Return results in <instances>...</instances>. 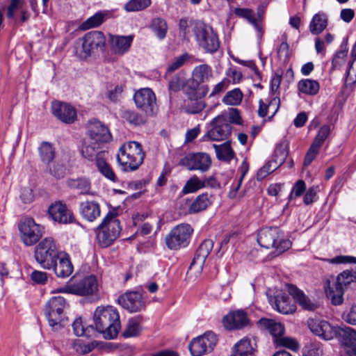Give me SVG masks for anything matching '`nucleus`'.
Masks as SVG:
<instances>
[{
    "label": "nucleus",
    "instance_id": "f257e3e1",
    "mask_svg": "<svg viewBox=\"0 0 356 356\" xmlns=\"http://www.w3.org/2000/svg\"><path fill=\"white\" fill-rule=\"evenodd\" d=\"M93 319L95 332L102 334L106 339H115L120 329V315L113 306L97 307L94 312Z\"/></svg>",
    "mask_w": 356,
    "mask_h": 356
},
{
    "label": "nucleus",
    "instance_id": "f03ea898",
    "mask_svg": "<svg viewBox=\"0 0 356 356\" xmlns=\"http://www.w3.org/2000/svg\"><path fill=\"white\" fill-rule=\"evenodd\" d=\"M145 156V154L140 143L129 141L120 146L116 158L122 170L131 172L140 167L144 161Z\"/></svg>",
    "mask_w": 356,
    "mask_h": 356
},
{
    "label": "nucleus",
    "instance_id": "7ed1b4c3",
    "mask_svg": "<svg viewBox=\"0 0 356 356\" xmlns=\"http://www.w3.org/2000/svg\"><path fill=\"white\" fill-rule=\"evenodd\" d=\"M106 38L100 31H91L78 38L74 43V54L81 60L90 57L95 50L104 51Z\"/></svg>",
    "mask_w": 356,
    "mask_h": 356
},
{
    "label": "nucleus",
    "instance_id": "20e7f679",
    "mask_svg": "<svg viewBox=\"0 0 356 356\" xmlns=\"http://www.w3.org/2000/svg\"><path fill=\"white\" fill-rule=\"evenodd\" d=\"M121 230L118 214L115 212H108L97 227L98 244L102 248L108 247L118 238Z\"/></svg>",
    "mask_w": 356,
    "mask_h": 356
},
{
    "label": "nucleus",
    "instance_id": "39448f33",
    "mask_svg": "<svg viewBox=\"0 0 356 356\" xmlns=\"http://www.w3.org/2000/svg\"><path fill=\"white\" fill-rule=\"evenodd\" d=\"M213 76L212 67L208 64L195 66L191 72L192 86L186 89V93L192 98L205 97L209 91V87L205 84Z\"/></svg>",
    "mask_w": 356,
    "mask_h": 356
},
{
    "label": "nucleus",
    "instance_id": "423d86ee",
    "mask_svg": "<svg viewBox=\"0 0 356 356\" xmlns=\"http://www.w3.org/2000/svg\"><path fill=\"white\" fill-rule=\"evenodd\" d=\"M257 242L266 249L274 248L275 253L282 254L291 247V242L284 238V234L276 227L261 229L257 236Z\"/></svg>",
    "mask_w": 356,
    "mask_h": 356
},
{
    "label": "nucleus",
    "instance_id": "0eeeda50",
    "mask_svg": "<svg viewBox=\"0 0 356 356\" xmlns=\"http://www.w3.org/2000/svg\"><path fill=\"white\" fill-rule=\"evenodd\" d=\"M67 305L62 296H54L49 299L46 305L45 315L49 325L54 330H58L65 325L67 321L63 310Z\"/></svg>",
    "mask_w": 356,
    "mask_h": 356
},
{
    "label": "nucleus",
    "instance_id": "6e6552de",
    "mask_svg": "<svg viewBox=\"0 0 356 356\" xmlns=\"http://www.w3.org/2000/svg\"><path fill=\"white\" fill-rule=\"evenodd\" d=\"M98 291V283L95 275L86 276L78 281L72 279L65 286L58 289L60 293H70L81 296H90Z\"/></svg>",
    "mask_w": 356,
    "mask_h": 356
},
{
    "label": "nucleus",
    "instance_id": "1a4fd4ad",
    "mask_svg": "<svg viewBox=\"0 0 356 356\" xmlns=\"http://www.w3.org/2000/svg\"><path fill=\"white\" fill-rule=\"evenodd\" d=\"M55 241L51 238H45L35 247L34 257L37 263L44 269L51 270L52 261L60 253Z\"/></svg>",
    "mask_w": 356,
    "mask_h": 356
},
{
    "label": "nucleus",
    "instance_id": "9d476101",
    "mask_svg": "<svg viewBox=\"0 0 356 356\" xmlns=\"http://www.w3.org/2000/svg\"><path fill=\"white\" fill-rule=\"evenodd\" d=\"M193 233V229L189 224H179L173 227L165 236V244L171 250L186 248L190 243Z\"/></svg>",
    "mask_w": 356,
    "mask_h": 356
},
{
    "label": "nucleus",
    "instance_id": "9b49d317",
    "mask_svg": "<svg viewBox=\"0 0 356 356\" xmlns=\"http://www.w3.org/2000/svg\"><path fill=\"white\" fill-rule=\"evenodd\" d=\"M195 35L198 45L207 53H214L220 47V41L211 26L198 23L195 27Z\"/></svg>",
    "mask_w": 356,
    "mask_h": 356
},
{
    "label": "nucleus",
    "instance_id": "f8f14e48",
    "mask_svg": "<svg viewBox=\"0 0 356 356\" xmlns=\"http://www.w3.org/2000/svg\"><path fill=\"white\" fill-rule=\"evenodd\" d=\"M18 229L21 240L26 246L35 244L44 233L43 227L30 217L22 218L18 223Z\"/></svg>",
    "mask_w": 356,
    "mask_h": 356
},
{
    "label": "nucleus",
    "instance_id": "ddd939ff",
    "mask_svg": "<svg viewBox=\"0 0 356 356\" xmlns=\"http://www.w3.org/2000/svg\"><path fill=\"white\" fill-rule=\"evenodd\" d=\"M208 131L203 140H222L231 134L232 127L225 115L220 114L214 118L209 124Z\"/></svg>",
    "mask_w": 356,
    "mask_h": 356
},
{
    "label": "nucleus",
    "instance_id": "4468645a",
    "mask_svg": "<svg viewBox=\"0 0 356 356\" xmlns=\"http://www.w3.org/2000/svg\"><path fill=\"white\" fill-rule=\"evenodd\" d=\"M133 99L136 106L146 115L152 116L156 113V95L152 89L143 88L136 90Z\"/></svg>",
    "mask_w": 356,
    "mask_h": 356
},
{
    "label": "nucleus",
    "instance_id": "2eb2a0df",
    "mask_svg": "<svg viewBox=\"0 0 356 356\" xmlns=\"http://www.w3.org/2000/svg\"><path fill=\"white\" fill-rule=\"evenodd\" d=\"M216 343V335L212 332H207L194 339L190 343L188 348L193 356H202L211 352Z\"/></svg>",
    "mask_w": 356,
    "mask_h": 356
},
{
    "label": "nucleus",
    "instance_id": "dca6fc26",
    "mask_svg": "<svg viewBox=\"0 0 356 356\" xmlns=\"http://www.w3.org/2000/svg\"><path fill=\"white\" fill-rule=\"evenodd\" d=\"M180 165L188 170L207 171L211 165V159L208 154L198 152L188 154L179 161Z\"/></svg>",
    "mask_w": 356,
    "mask_h": 356
},
{
    "label": "nucleus",
    "instance_id": "f3484780",
    "mask_svg": "<svg viewBox=\"0 0 356 356\" xmlns=\"http://www.w3.org/2000/svg\"><path fill=\"white\" fill-rule=\"evenodd\" d=\"M118 304L130 313L140 312L146 307L141 293L137 291H128L119 296Z\"/></svg>",
    "mask_w": 356,
    "mask_h": 356
},
{
    "label": "nucleus",
    "instance_id": "a211bd4d",
    "mask_svg": "<svg viewBox=\"0 0 356 356\" xmlns=\"http://www.w3.org/2000/svg\"><path fill=\"white\" fill-rule=\"evenodd\" d=\"M307 324L311 332L322 339L330 340L337 334L336 327L326 321L309 319Z\"/></svg>",
    "mask_w": 356,
    "mask_h": 356
},
{
    "label": "nucleus",
    "instance_id": "6ab92c4d",
    "mask_svg": "<svg viewBox=\"0 0 356 356\" xmlns=\"http://www.w3.org/2000/svg\"><path fill=\"white\" fill-rule=\"evenodd\" d=\"M89 138L99 144L108 143L111 140V134L106 126L101 122L93 120H91L88 127Z\"/></svg>",
    "mask_w": 356,
    "mask_h": 356
},
{
    "label": "nucleus",
    "instance_id": "aec40b11",
    "mask_svg": "<svg viewBox=\"0 0 356 356\" xmlns=\"http://www.w3.org/2000/svg\"><path fill=\"white\" fill-rule=\"evenodd\" d=\"M226 329L241 330L250 324L247 313L243 310H235L227 314L222 320Z\"/></svg>",
    "mask_w": 356,
    "mask_h": 356
},
{
    "label": "nucleus",
    "instance_id": "412c9836",
    "mask_svg": "<svg viewBox=\"0 0 356 356\" xmlns=\"http://www.w3.org/2000/svg\"><path fill=\"white\" fill-rule=\"evenodd\" d=\"M234 14L247 19L254 26L257 38L261 40L264 35L263 15L261 13H258L256 15L250 9L237 8L234 10Z\"/></svg>",
    "mask_w": 356,
    "mask_h": 356
},
{
    "label": "nucleus",
    "instance_id": "4be33fe9",
    "mask_svg": "<svg viewBox=\"0 0 356 356\" xmlns=\"http://www.w3.org/2000/svg\"><path fill=\"white\" fill-rule=\"evenodd\" d=\"M56 257V259L52 261L51 270L52 269L58 277L65 278L69 277L73 272V265L70 256L60 252Z\"/></svg>",
    "mask_w": 356,
    "mask_h": 356
},
{
    "label": "nucleus",
    "instance_id": "5701e85b",
    "mask_svg": "<svg viewBox=\"0 0 356 356\" xmlns=\"http://www.w3.org/2000/svg\"><path fill=\"white\" fill-rule=\"evenodd\" d=\"M51 110L54 116L65 123H72L76 119V111L69 104L54 102L51 104Z\"/></svg>",
    "mask_w": 356,
    "mask_h": 356
},
{
    "label": "nucleus",
    "instance_id": "b1692460",
    "mask_svg": "<svg viewBox=\"0 0 356 356\" xmlns=\"http://www.w3.org/2000/svg\"><path fill=\"white\" fill-rule=\"evenodd\" d=\"M49 214L52 220L61 224L72 223L75 221L73 213L67 209L66 204L56 202L49 208Z\"/></svg>",
    "mask_w": 356,
    "mask_h": 356
},
{
    "label": "nucleus",
    "instance_id": "393cba45",
    "mask_svg": "<svg viewBox=\"0 0 356 356\" xmlns=\"http://www.w3.org/2000/svg\"><path fill=\"white\" fill-rule=\"evenodd\" d=\"M81 152L86 159L95 161L100 157L106 156L107 152L102 149V145L92 140L85 139L81 149Z\"/></svg>",
    "mask_w": 356,
    "mask_h": 356
},
{
    "label": "nucleus",
    "instance_id": "a878e982",
    "mask_svg": "<svg viewBox=\"0 0 356 356\" xmlns=\"http://www.w3.org/2000/svg\"><path fill=\"white\" fill-rule=\"evenodd\" d=\"M213 247V242L211 239H205L199 245L190 268H196L197 270H202L206 259L210 254Z\"/></svg>",
    "mask_w": 356,
    "mask_h": 356
},
{
    "label": "nucleus",
    "instance_id": "bb28decb",
    "mask_svg": "<svg viewBox=\"0 0 356 356\" xmlns=\"http://www.w3.org/2000/svg\"><path fill=\"white\" fill-rule=\"evenodd\" d=\"M79 211L81 217L88 222L95 221L101 214L99 204L94 200H86L80 202Z\"/></svg>",
    "mask_w": 356,
    "mask_h": 356
},
{
    "label": "nucleus",
    "instance_id": "cd10ccee",
    "mask_svg": "<svg viewBox=\"0 0 356 356\" xmlns=\"http://www.w3.org/2000/svg\"><path fill=\"white\" fill-rule=\"evenodd\" d=\"M340 341L348 356H356V332L350 327L341 329L339 332Z\"/></svg>",
    "mask_w": 356,
    "mask_h": 356
},
{
    "label": "nucleus",
    "instance_id": "c85d7f7f",
    "mask_svg": "<svg viewBox=\"0 0 356 356\" xmlns=\"http://www.w3.org/2000/svg\"><path fill=\"white\" fill-rule=\"evenodd\" d=\"M133 41V36L110 35V43L112 51L119 55L125 54L129 49Z\"/></svg>",
    "mask_w": 356,
    "mask_h": 356
},
{
    "label": "nucleus",
    "instance_id": "c756f323",
    "mask_svg": "<svg viewBox=\"0 0 356 356\" xmlns=\"http://www.w3.org/2000/svg\"><path fill=\"white\" fill-rule=\"evenodd\" d=\"M288 291L303 309L312 311L316 309V305L296 286L289 285Z\"/></svg>",
    "mask_w": 356,
    "mask_h": 356
},
{
    "label": "nucleus",
    "instance_id": "7c9ffc66",
    "mask_svg": "<svg viewBox=\"0 0 356 356\" xmlns=\"http://www.w3.org/2000/svg\"><path fill=\"white\" fill-rule=\"evenodd\" d=\"M258 325L261 328L267 330L272 335L273 342H276V339L281 337L284 334V327L280 323L268 318H261L258 321Z\"/></svg>",
    "mask_w": 356,
    "mask_h": 356
},
{
    "label": "nucleus",
    "instance_id": "2f4dec72",
    "mask_svg": "<svg viewBox=\"0 0 356 356\" xmlns=\"http://www.w3.org/2000/svg\"><path fill=\"white\" fill-rule=\"evenodd\" d=\"M274 307L284 314H292L296 310V306L291 303L289 296L284 293H280L275 297Z\"/></svg>",
    "mask_w": 356,
    "mask_h": 356
},
{
    "label": "nucleus",
    "instance_id": "473e14b6",
    "mask_svg": "<svg viewBox=\"0 0 356 356\" xmlns=\"http://www.w3.org/2000/svg\"><path fill=\"white\" fill-rule=\"evenodd\" d=\"M325 288L326 296L331 300L332 305H339L343 303L344 289L342 287L337 286L334 282L331 284V282L327 280Z\"/></svg>",
    "mask_w": 356,
    "mask_h": 356
},
{
    "label": "nucleus",
    "instance_id": "72a5a7b5",
    "mask_svg": "<svg viewBox=\"0 0 356 356\" xmlns=\"http://www.w3.org/2000/svg\"><path fill=\"white\" fill-rule=\"evenodd\" d=\"M253 353L254 348L250 339L244 337L234 345L231 356H253Z\"/></svg>",
    "mask_w": 356,
    "mask_h": 356
},
{
    "label": "nucleus",
    "instance_id": "f704fd0d",
    "mask_svg": "<svg viewBox=\"0 0 356 356\" xmlns=\"http://www.w3.org/2000/svg\"><path fill=\"white\" fill-rule=\"evenodd\" d=\"M142 318L140 316L134 317L129 319L126 328L122 333L125 338L135 337L138 336L142 332Z\"/></svg>",
    "mask_w": 356,
    "mask_h": 356
},
{
    "label": "nucleus",
    "instance_id": "c9c22d12",
    "mask_svg": "<svg viewBox=\"0 0 356 356\" xmlns=\"http://www.w3.org/2000/svg\"><path fill=\"white\" fill-rule=\"evenodd\" d=\"M67 185L71 189L80 191L81 194H90L91 183L88 178L69 179L67 181Z\"/></svg>",
    "mask_w": 356,
    "mask_h": 356
},
{
    "label": "nucleus",
    "instance_id": "e433bc0d",
    "mask_svg": "<svg viewBox=\"0 0 356 356\" xmlns=\"http://www.w3.org/2000/svg\"><path fill=\"white\" fill-rule=\"evenodd\" d=\"M298 89L299 92L310 96L316 95L320 89V86L318 81L310 79H304L298 81Z\"/></svg>",
    "mask_w": 356,
    "mask_h": 356
},
{
    "label": "nucleus",
    "instance_id": "4c0bfd02",
    "mask_svg": "<svg viewBox=\"0 0 356 356\" xmlns=\"http://www.w3.org/2000/svg\"><path fill=\"white\" fill-rule=\"evenodd\" d=\"M40 160L45 165H49L55 158V148L49 142H42L38 147Z\"/></svg>",
    "mask_w": 356,
    "mask_h": 356
},
{
    "label": "nucleus",
    "instance_id": "58836bf2",
    "mask_svg": "<svg viewBox=\"0 0 356 356\" xmlns=\"http://www.w3.org/2000/svg\"><path fill=\"white\" fill-rule=\"evenodd\" d=\"M327 26V17L323 13H317L313 17L310 24L309 31L314 35H318L323 32Z\"/></svg>",
    "mask_w": 356,
    "mask_h": 356
},
{
    "label": "nucleus",
    "instance_id": "ea45409f",
    "mask_svg": "<svg viewBox=\"0 0 356 356\" xmlns=\"http://www.w3.org/2000/svg\"><path fill=\"white\" fill-rule=\"evenodd\" d=\"M72 328L75 335L86 337H92L95 336V330L92 325L86 326L83 325L81 318H77L72 323Z\"/></svg>",
    "mask_w": 356,
    "mask_h": 356
},
{
    "label": "nucleus",
    "instance_id": "a19ab883",
    "mask_svg": "<svg viewBox=\"0 0 356 356\" xmlns=\"http://www.w3.org/2000/svg\"><path fill=\"white\" fill-rule=\"evenodd\" d=\"M218 159L229 162L234 156V152L232 150L230 143L225 142L221 145H213Z\"/></svg>",
    "mask_w": 356,
    "mask_h": 356
},
{
    "label": "nucleus",
    "instance_id": "79ce46f5",
    "mask_svg": "<svg viewBox=\"0 0 356 356\" xmlns=\"http://www.w3.org/2000/svg\"><path fill=\"white\" fill-rule=\"evenodd\" d=\"M333 282L344 289L351 283L356 282V270H343L337 276Z\"/></svg>",
    "mask_w": 356,
    "mask_h": 356
},
{
    "label": "nucleus",
    "instance_id": "37998d69",
    "mask_svg": "<svg viewBox=\"0 0 356 356\" xmlns=\"http://www.w3.org/2000/svg\"><path fill=\"white\" fill-rule=\"evenodd\" d=\"M96 166L99 172L108 180L116 182L118 178L111 165L106 161L105 156L97 160Z\"/></svg>",
    "mask_w": 356,
    "mask_h": 356
},
{
    "label": "nucleus",
    "instance_id": "c03bdc74",
    "mask_svg": "<svg viewBox=\"0 0 356 356\" xmlns=\"http://www.w3.org/2000/svg\"><path fill=\"white\" fill-rule=\"evenodd\" d=\"M211 204L207 193L198 195L188 208L190 213H195L206 209Z\"/></svg>",
    "mask_w": 356,
    "mask_h": 356
},
{
    "label": "nucleus",
    "instance_id": "a18cd8bd",
    "mask_svg": "<svg viewBox=\"0 0 356 356\" xmlns=\"http://www.w3.org/2000/svg\"><path fill=\"white\" fill-rule=\"evenodd\" d=\"M150 27L159 39L163 40L165 38L168 25L165 19L159 17L152 19Z\"/></svg>",
    "mask_w": 356,
    "mask_h": 356
},
{
    "label": "nucleus",
    "instance_id": "49530a36",
    "mask_svg": "<svg viewBox=\"0 0 356 356\" xmlns=\"http://www.w3.org/2000/svg\"><path fill=\"white\" fill-rule=\"evenodd\" d=\"M202 188H204L203 181L197 175H193L186 182L181 193L184 195L193 193Z\"/></svg>",
    "mask_w": 356,
    "mask_h": 356
},
{
    "label": "nucleus",
    "instance_id": "de8ad7c7",
    "mask_svg": "<svg viewBox=\"0 0 356 356\" xmlns=\"http://www.w3.org/2000/svg\"><path fill=\"white\" fill-rule=\"evenodd\" d=\"M188 99L190 100V103L187 105V112L191 114L198 113L202 111L206 106V103L202 98L204 97H195V98L191 97L186 93Z\"/></svg>",
    "mask_w": 356,
    "mask_h": 356
},
{
    "label": "nucleus",
    "instance_id": "09e8293b",
    "mask_svg": "<svg viewBox=\"0 0 356 356\" xmlns=\"http://www.w3.org/2000/svg\"><path fill=\"white\" fill-rule=\"evenodd\" d=\"M243 93L239 88H235L227 92L222 98V102L227 105L236 106L241 104Z\"/></svg>",
    "mask_w": 356,
    "mask_h": 356
},
{
    "label": "nucleus",
    "instance_id": "8fccbe9b",
    "mask_svg": "<svg viewBox=\"0 0 356 356\" xmlns=\"http://www.w3.org/2000/svg\"><path fill=\"white\" fill-rule=\"evenodd\" d=\"M122 118L129 124L134 125H140L145 122V119L135 111L126 110L122 113Z\"/></svg>",
    "mask_w": 356,
    "mask_h": 356
},
{
    "label": "nucleus",
    "instance_id": "3c124183",
    "mask_svg": "<svg viewBox=\"0 0 356 356\" xmlns=\"http://www.w3.org/2000/svg\"><path fill=\"white\" fill-rule=\"evenodd\" d=\"M331 132V126L325 124L320 127L312 144L321 147Z\"/></svg>",
    "mask_w": 356,
    "mask_h": 356
},
{
    "label": "nucleus",
    "instance_id": "603ef678",
    "mask_svg": "<svg viewBox=\"0 0 356 356\" xmlns=\"http://www.w3.org/2000/svg\"><path fill=\"white\" fill-rule=\"evenodd\" d=\"M150 3V0H130L125 4L124 9L129 12L138 11L147 8Z\"/></svg>",
    "mask_w": 356,
    "mask_h": 356
},
{
    "label": "nucleus",
    "instance_id": "864d4df0",
    "mask_svg": "<svg viewBox=\"0 0 356 356\" xmlns=\"http://www.w3.org/2000/svg\"><path fill=\"white\" fill-rule=\"evenodd\" d=\"M302 356H323L322 344L319 342H313L305 347Z\"/></svg>",
    "mask_w": 356,
    "mask_h": 356
},
{
    "label": "nucleus",
    "instance_id": "5fc2aeb1",
    "mask_svg": "<svg viewBox=\"0 0 356 356\" xmlns=\"http://www.w3.org/2000/svg\"><path fill=\"white\" fill-rule=\"evenodd\" d=\"M104 18L105 15L103 13H96L94 15L86 20L82 26L84 29H88L98 26L104 22Z\"/></svg>",
    "mask_w": 356,
    "mask_h": 356
},
{
    "label": "nucleus",
    "instance_id": "6e6d98bb",
    "mask_svg": "<svg viewBox=\"0 0 356 356\" xmlns=\"http://www.w3.org/2000/svg\"><path fill=\"white\" fill-rule=\"evenodd\" d=\"M49 173L57 179L64 177L65 175V168L63 164L58 162L50 163L47 165Z\"/></svg>",
    "mask_w": 356,
    "mask_h": 356
},
{
    "label": "nucleus",
    "instance_id": "4d7b16f0",
    "mask_svg": "<svg viewBox=\"0 0 356 356\" xmlns=\"http://www.w3.org/2000/svg\"><path fill=\"white\" fill-rule=\"evenodd\" d=\"M275 343L277 346H283L294 351L298 350L299 348L298 341L295 339L291 337H285L282 336L276 339V342Z\"/></svg>",
    "mask_w": 356,
    "mask_h": 356
},
{
    "label": "nucleus",
    "instance_id": "13d9d810",
    "mask_svg": "<svg viewBox=\"0 0 356 356\" xmlns=\"http://www.w3.org/2000/svg\"><path fill=\"white\" fill-rule=\"evenodd\" d=\"M184 83L183 76L180 74H176L169 80L168 89L175 92H178L182 88Z\"/></svg>",
    "mask_w": 356,
    "mask_h": 356
},
{
    "label": "nucleus",
    "instance_id": "bf43d9fd",
    "mask_svg": "<svg viewBox=\"0 0 356 356\" xmlns=\"http://www.w3.org/2000/svg\"><path fill=\"white\" fill-rule=\"evenodd\" d=\"M306 190V184L302 179L298 180L293 185L289 195V200L291 201L296 197H300Z\"/></svg>",
    "mask_w": 356,
    "mask_h": 356
},
{
    "label": "nucleus",
    "instance_id": "052dcab7",
    "mask_svg": "<svg viewBox=\"0 0 356 356\" xmlns=\"http://www.w3.org/2000/svg\"><path fill=\"white\" fill-rule=\"evenodd\" d=\"M230 80L223 79L221 81L213 86L211 92L209 95V98H213L219 96L228 87Z\"/></svg>",
    "mask_w": 356,
    "mask_h": 356
},
{
    "label": "nucleus",
    "instance_id": "680f3d73",
    "mask_svg": "<svg viewBox=\"0 0 356 356\" xmlns=\"http://www.w3.org/2000/svg\"><path fill=\"white\" fill-rule=\"evenodd\" d=\"M222 114L226 115L228 123L241 124L242 119L238 109L232 108L229 109L227 113H223Z\"/></svg>",
    "mask_w": 356,
    "mask_h": 356
},
{
    "label": "nucleus",
    "instance_id": "e2e57ef3",
    "mask_svg": "<svg viewBox=\"0 0 356 356\" xmlns=\"http://www.w3.org/2000/svg\"><path fill=\"white\" fill-rule=\"evenodd\" d=\"M189 56L187 54H184L181 55L180 56L176 58L175 60L172 62V63L168 66L167 69V73H171L180 67H181L184 63L188 59Z\"/></svg>",
    "mask_w": 356,
    "mask_h": 356
},
{
    "label": "nucleus",
    "instance_id": "0e129e2a",
    "mask_svg": "<svg viewBox=\"0 0 356 356\" xmlns=\"http://www.w3.org/2000/svg\"><path fill=\"white\" fill-rule=\"evenodd\" d=\"M31 280L35 284L44 285L47 283V273L40 270H33L30 275Z\"/></svg>",
    "mask_w": 356,
    "mask_h": 356
},
{
    "label": "nucleus",
    "instance_id": "69168bd1",
    "mask_svg": "<svg viewBox=\"0 0 356 356\" xmlns=\"http://www.w3.org/2000/svg\"><path fill=\"white\" fill-rule=\"evenodd\" d=\"M317 200V187L312 186L306 191L304 197L303 202L306 205L311 204Z\"/></svg>",
    "mask_w": 356,
    "mask_h": 356
},
{
    "label": "nucleus",
    "instance_id": "338daca9",
    "mask_svg": "<svg viewBox=\"0 0 356 356\" xmlns=\"http://www.w3.org/2000/svg\"><path fill=\"white\" fill-rule=\"evenodd\" d=\"M348 49L346 44H342L340 47V49L335 54L332 63L334 65H340L343 62L345 58L347 56Z\"/></svg>",
    "mask_w": 356,
    "mask_h": 356
},
{
    "label": "nucleus",
    "instance_id": "774afa93",
    "mask_svg": "<svg viewBox=\"0 0 356 356\" xmlns=\"http://www.w3.org/2000/svg\"><path fill=\"white\" fill-rule=\"evenodd\" d=\"M320 147L316 145L312 144L308 152H307L305 160H304V166H308L312 162V161L316 156Z\"/></svg>",
    "mask_w": 356,
    "mask_h": 356
}]
</instances>
